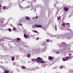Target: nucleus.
Returning a JSON list of instances; mask_svg holds the SVG:
<instances>
[{
	"instance_id": "nucleus-1",
	"label": "nucleus",
	"mask_w": 73,
	"mask_h": 73,
	"mask_svg": "<svg viewBox=\"0 0 73 73\" xmlns=\"http://www.w3.org/2000/svg\"><path fill=\"white\" fill-rule=\"evenodd\" d=\"M35 60L36 61V62H40L41 61L40 60H43V59L40 57H38L37 58V59H35Z\"/></svg>"
},
{
	"instance_id": "nucleus-2",
	"label": "nucleus",
	"mask_w": 73,
	"mask_h": 73,
	"mask_svg": "<svg viewBox=\"0 0 73 73\" xmlns=\"http://www.w3.org/2000/svg\"><path fill=\"white\" fill-rule=\"evenodd\" d=\"M54 58L51 56H49L48 57V59L50 61H52L53 60Z\"/></svg>"
},
{
	"instance_id": "nucleus-3",
	"label": "nucleus",
	"mask_w": 73,
	"mask_h": 73,
	"mask_svg": "<svg viewBox=\"0 0 73 73\" xmlns=\"http://www.w3.org/2000/svg\"><path fill=\"white\" fill-rule=\"evenodd\" d=\"M63 10H64V11H65V12H67L69 10V8L66 7H64V8Z\"/></svg>"
},
{
	"instance_id": "nucleus-4",
	"label": "nucleus",
	"mask_w": 73,
	"mask_h": 73,
	"mask_svg": "<svg viewBox=\"0 0 73 73\" xmlns=\"http://www.w3.org/2000/svg\"><path fill=\"white\" fill-rule=\"evenodd\" d=\"M24 37H25V38H28V37H29V35H26V34H24Z\"/></svg>"
},
{
	"instance_id": "nucleus-5",
	"label": "nucleus",
	"mask_w": 73,
	"mask_h": 73,
	"mask_svg": "<svg viewBox=\"0 0 73 73\" xmlns=\"http://www.w3.org/2000/svg\"><path fill=\"white\" fill-rule=\"evenodd\" d=\"M41 27H42V25H37L36 27V28H41Z\"/></svg>"
},
{
	"instance_id": "nucleus-6",
	"label": "nucleus",
	"mask_w": 73,
	"mask_h": 73,
	"mask_svg": "<svg viewBox=\"0 0 73 73\" xmlns=\"http://www.w3.org/2000/svg\"><path fill=\"white\" fill-rule=\"evenodd\" d=\"M26 19L27 20H28V21H29V20L31 19V18L30 17H26Z\"/></svg>"
},
{
	"instance_id": "nucleus-7",
	"label": "nucleus",
	"mask_w": 73,
	"mask_h": 73,
	"mask_svg": "<svg viewBox=\"0 0 73 73\" xmlns=\"http://www.w3.org/2000/svg\"><path fill=\"white\" fill-rule=\"evenodd\" d=\"M42 60V61H41V60H40V63H41V64H44V63H45V61H44L43 60Z\"/></svg>"
},
{
	"instance_id": "nucleus-8",
	"label": "nucleus",
	"mask_w": 73,
	"mask_h": 73,
	"mask_svg": "<svg viewBox=\"0 0 73 73\" xmlns=\"http://www.w3.org/2000/svg\"><path fill=\"white\" fill-rule=\"evenodd\" d=\"M21 68L22 69H25L26 68V67L25 66H21Z\"/></svg>"
},
{
	"instance_id": "nucleus-9",
	"label": "nucleus",
	"mask_w": 73,
	"mask_h": 73,
	"mask_svg": "<svg viewBox=\"0 0 73 73\" xmlns=\"http://www.w3.org/2000/svg\"><path fill=\"white\" fill-rule=\"evenodd\" d=\"M32 31H33V32H34V33H38V32L36 30H32Z\"/></svg>"
},
{
	"instance_id": "nucleus-10",
	"label": "nucleus",
	"mask_w": 73,
	"mask_h": 73,
	"mask_svg": "<svg viewBox=\"0 0 73 73\" xmlns=\"http://www.w3.org/2000/svg\"><path fill=\"white\" fill-rule=\"evenodd\" d=\"M19 6L20 9H22V8H23V7H22V6L21 5H20V3L19 4Z\"/></svg>"
},
{
	"instance_id": "nucleus-11",
	"label": "nucleus",
	"mask_w": 73,
	"mask_h": 73,
	"mask_svg": "<svg viewBox=\"0 0 73 73\" xmlns=\"http://www.w3.org/2000/svg\"><path fill=\"white\" fill-rule=\"evenodd\" d=\"M16 39L17 41H20V40H21V39H20V38H16Z\"/></svg>"
},
{
	"instance_id": "nucleus-12",
	"label": "nucleus",
	"mask_w": 73,
	"mask_h": 73,
	"mask_svg": "<svg viewBox=\"0 0 73 73\" xmlns=\"http://www.w3.org/2000/svg\"><path fill=\"white\" fill-rule=\"evenodd\" d=\"M11 60L12 61H14L15 60V57H13L11 58Z\"/></svg>"
},
{
	"instance_id": "nucleus-13",
	"label": "nucleus",
	"mask_w": 73,
	"mask_h": 73,
	"mask_svg": "<svg viewBox=\"0 0 73 73\" xmlns=\"http://www.w3.org/2000/svg\"><path fill=\"white\" fill-rule=\"evenodd\" d=\"M27 57H31V55H30V54H28V55H27Z\"/></svg>"
},
{
	"instance_id": "nucleus-14",
	"label": "nucleus",
	"mask_w": 73,
	"mask_h": 73,
	"mask_svg": "<svg viewBox=\"0 0 73 73\" xmlns=\"http://www.w3.org/2000/svg\"><path fill=\"white\" fill-rule=\"evenodd\" d=\"M73 72V71H70L68 72V73H72Z\"/></svg>"
},
{
	"instance_id": "nucleus-15",
	"label": "nucleus",
	"mask_w": 73,
	"mask_h": 73,
	"mask_svg": "<svg viewBox=\"0 0 73 73\" xmlns=\"http://www.w3.org/2000/svg\"><path fill=\"white\" fill-rule=\"evenodd\" d=\"M54 7H55V8L56 7H57V6H56V5H57V4L56 3L54 4Z\"/></svg>"
},
{
	"instance_id": "nucleus-16",
	"label": "nucleus",
	"mask_w": 73,
	"mask_h": 73,
	"mask_svg": "<svg viewBox=\"0 0 73 73\" xmlns=\"http://www.w3.org/2000/svg\"><path fill=\"white\" fill-rule=\"evenodd\" d=\"M8 30L9 32H11V31H12V30L10 28H9Z\"/></svg>"
},
{
	"instance_id": "nucleus-17",
	"label": "nucleus",
	"mask_w": 73,
	"mask_h": 73,
	"mask_svg": "<svg viewBox=\"0 0 73 73\" xmlns=\"http://www.w3.org/2000/svg\"><path fill=\"white\" fill-rule=\"evenodd\" d=\"M46 41L47 42H49V41H50L48 39H47Z\"/></svg>"
},
{
	"instance_id": "nucleus-18",
	"label": "nucleus",
	"mask_w": 73,
	"mask_h": 73,
	"mask_svg": "<svg viewBox=\"0 0 73 73\" xmlns=\"http://www.w3.org/2000/svg\"><path fill=\"white\" fill-rule=\"evenodd\" d=\"M62 60L63 61H66V60H65V59L64 58H63Z\"/></svg>"
},
{
	"instance_id": "nucleus-19",
	"label": "nucleus",
	"mask_w": 73,
	"mask_h": 73,
	"mask_svg": "<svg viewBox=\"0 0 73 73\" xmlns=\"http://www.w3.org/2000/svg\"><path fill=\"white\" fill-rule=\"evenodd\" d=\"M21 21H23V20H24V19L23 18H22L21 19Z\"/></svg>"
},
{
	"instance_id": "nucleus-20",
	"label": "nucleus",
	"mask_w": 73,
	"mask_h": 73,
	"mask_svg": "<svg viewBox=\"0 0 73 73\" xmlns=\"http://www.w3.org/2000/svg\"><path fill=\"white\" fill-rule=\"evenodd\" d=\"M61 19V17H58V18H57V19H58V20H59V19Z\"/></svg>"
},
{
	"instance_id": "nucleus-21",
	"label": "nucleus",
	"mask_w": 73,
	"mask_h": 73,
	"mask_svg": "<svg viewBox=\"0 0 73 73\" xmlns=\"http://www.w3.org/2000/svg\"><path fill=\"white\" fill-rule=\"evenodd\" d=\"M62 26H65V24L62 23Z\"/></svg>"
},
{
	"instance_id": "nucleus-22",
	"label": "nucleus",
	"mask_w": 73,
	"mask_h": 73,
	"mask_svg": "<svg viewBox=\"0 0 73 73\" xmlns=\"http://www.w3.org/2000/svg\"><path fill=\"white\" fill-rule=\"evenodd\" d=\"M19 25H20V26H22V25H23V24L20 23H19Z\"/></svg>"
},
{
	"instance_id": "nucleus-23",
	"label": "nucleus",
	"mask_w": 73,
	"mask_h": 73,
	"mask_svg": "<svg viewBox=\"0 0 73 73\" xmlns=\"http://www.w3.org/2000/svg\"><path fill=\"white\" fill-rule=\"evenodd\" d=\"M13 31H16V28L14 27L13 29Z\"/></svg>"
},
{
	"instance_id": "nucleus-24",
	"label": "nucleus",
	"mask_w": 73,
	"mask_h": 73,
	"mask_svg": "<svg viewBox=\"0 0 73 73\" xmlns=\"http://www.w3.org/2000/svg\"><path fill=\"white\" fill-rule=\"evenodd\" d=\"M68 58H69V57L67 56V57H66V60H68Z\"/></svg>"
},
{
	"instance_id": "nucleus-25",
	"label": "nucleus",
	"mask_w": 73,
	"mask_h": 73,
	"mask_svg": "<svg viewBox=\"0 0 73 73\" xmlns=\"http://www.w3.org/2000/svg\"><path fill=\"white\" fill-rule=\"evenodd\" d=\"M31 61H32L33 62H34V61H35V60L34 59H31Z\"/></svg>"
},
{
	"instance_id": "nucleus-26",
	"label": "nucleus",
	"mask_w": 73,
	"mask_h": 73,
	"mask_svg": "<svg viewBox=\"0 0 73 73\" xmlns=\"http://www.w3.org/2000/svg\"><path fill=\"white\" fill-rule=\"evenodd\" d=\"M63 67H64V66L60 67V69H62V68H63Z\"/></svg>"
},
{
	"instance_id": "nucleus-27",
	"label": "nucleus",
	"mask_w": 73,
	"mask_h": 73,
	"mask_svg": "<svg viewBox=\"0 0 73 73\" xmlns=\"http://www.w3.org/2000/svg\"><path fill=\"white\" fill-rule=\"evenodd\" d=\"M36 18V19H38V17H34V18Z\"/></svg>"
},
{
	"instance_id": "nucleus-28",
	"label": "nucleus",
	"mask_w": 73,
	"mask_h": 73,
	"mask_svg": "<svg viewBox=\"0 0 73 73\" xmlns=\"http://www.w3.org/2000/svg\"><path fill=\"white\" fill-rule=\"evenodd\" d=\"M43 29H44V30H46V28H43Z\"/></svg>"
},
{
	"instance_id": "nucleus-29",
	"label": "nucleus",
	"mask_w": 73,
	"mask_h": 73,
	"mask_svg": "<svg viewBox=\"0 0 73 73\" xmlns=\"http://www.w3.org/2000/svg\"><path fill=\"white\" fill-rule=\"evenodd\" d=\"M3 9H5V6L3 7Z\"/></svg>"
},
{
	"instance_id": "nucleus-30",
	"label": "nucleus",
	"mask_w": 73,
	"mask_h": 73,
	"mask_svg": "<svg viewBox=\"0 0 73 73\" xmlns=\"http://www.w3.org/2000/svg\"><path fill=\"white\" fill-rule=\"evenodd\" d=\"M55 30H57V27H56V26H55Z\"/></svg>"
},
{
	"instance_id": "nucleus-31",
	"label": "nucleus",
	"mask_w": 73,
	"mask_h": 73,
	"mask_svg": "<svg viewBox=\"0 0 73 73\" xmlns=\"http://www.w3.org/2000/svg\"><path fill=\"white\" fill-rule=\"evenodd\" d=\"M72 54H69V56H70Z\"/></svg>"
},
{
	"instance_id": "nucleus-32",
	"label": "nucleus",
	"mask_w": 73,
	"mask_h": 73,
	"mask_svg": "<svg viewBox=\"0 0 73 73\" xmlns=\"http://www.w3.org/2000/svg\"><path fill=\"white\" fill-rule=\"evenodd\" d=\"M67 25H69V23H67Z\"/></svg>"
},
{
	"instance_id": "nucleus-33",
	"label": "nucleus",
	"mask_w": 73,
	"mask_h": 73,
	"mask_svg": "<svg viewBox=\"0 0 73 73\" xmlns=\"http://www.w3.org/2000/svg\"><path fill=\"white\" fill-rule=\"evenodd\" d=\"M13 65H15V64L14 63H13Z\"/></svg>"
},
{
	"instance_id": "nucleus-34",
	"label": "nucleus",
	"mask_w": 73,
	"mask_h": 73,
	"mask_svg": "<svg viewBox=\"0 0 73 73\" xmlns=\"http://www.w3.org/2000/svg\"><path fill=\"white\" fill-rule=\"evenodd\" d=\"M43 49H45V50H44V51L46 50V49H45V48H44Z\"/></svg>"
},
{
	"instance_id": "nucleus-35",
	"label": "nucleus",
	"mask_w": 73,
	"mask_h": 73,
	"mask_svg": "<svg viewBox=\"0 0 73 73\" xmlns=\"http://www.w3.org/2000/svg\"><path fill=\"white\" fill-rule=\"evenodd\" d=\"M36 24H35V27H36Z\"/></svg>"
},
{
	"instance_id": "nucleus-36",
	"label": "nucleus",
	"mask_w": 73,
	"mask_h": 73,
	"mask_svg": "<svg viewBox=\"0 0 73 73\" xmlns=\"http://www.w3.org/2000/svg\"><path fill=\"white\" fill-rule=\"evenodd\" d=\"M1 7V5H0V7Z\"/></svg>"
},
{
	"instance_id": "nucleus-37",
	"label": "nucleus",
	"mask_w": 73,
	"mask_h": 73,
	"mask_svg": "<svg viewBox=\"0 0 73 73\" xmlns=\"http://www.w3.org/2000/svg\"><path fill=\"white\" fill-rule=\"evenodd\" d=\"M57 53H59L60 52H57Z\"/></svg>"
},
{
	"instance_id": "nucleus-38",
	"label": "nucleus",
	"mask_w": 73,
	"mask_h": 73,
	"mask_svg": "<svg viewBox=\"0 0 73 73\" xmlns=\"http://www.w3.org/2000/svg\"><path fill=\"white\" fill-rule=\"evenodd\" d=\"M52 40H51V41H50V42H52Z\"/></svg>"
},
{
	"instance_id": "nucleus-39",
	"label": "nucleus",
	"mask_w": 73,
	"mask_h": 73,
	"mask_svg": "<svg viewBox=\"0 0 73 73\" xmlns=\"http://www.w3.org/2000/svg\"><path fill=\"white\" fill-rule=\"evenodd\" d=\"M68 57H69V58H70V57H71V56H68Z\"/></svg>"
},
{
	"instance_id": "nucleus-40",
	"label": "nucleus",
	"mask_w": 73,
	"mask_h": 73,
	"mask_svg": "<svg viewBox=\"0 0 73 73\" xmlns=\"http://www.w3.org/2000/svg\"><path fill=\"white\" fill-rule=\"evenodd\" d=\"M72 58H70V59H72Z\"/></svg>"
},
{
	"instance_id": "nucleus-41",
	"label": "nucleus",
	"mask_w": 73,
	"mask_h": 73,
	"mask_svg": "<svg viewBox=\"0 0 73 73\" xmlns=\"http://www.w3.org/2000/svg\"><path fill=\"white\" fill-rule=\"evenodd\" d=\"M38 38H37V39H38Z\"/></svg>"
}]
</instances>
